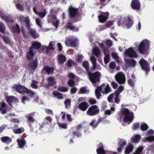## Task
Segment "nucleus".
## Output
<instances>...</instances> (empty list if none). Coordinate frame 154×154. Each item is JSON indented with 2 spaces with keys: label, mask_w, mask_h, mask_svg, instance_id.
<instances>
[{
  "label": "nucleus",
  "mask_w": 154,
  "mask_h": 154,
  "mask_svg": "<svg viewBox=\"0 0 154 154\" xmlns=\"http://www.w3.org/2000/svg\"><path fill=\"white\" fill-rule=\"evenodd\" d=\"M87 74L90 81L92 83H96L100 81V73L98 71H96L94 73H91L88 71Z\"/></svg>",
  "instance_id": "obj_2"
},
{
  "label": "nucleus",
  "mask_w": 154,
  "mask_h": 154,
  "mask_svg": "<svg viewBox=\"0 0 154 154\" xmlns=\"http://www.w3.org/2000/svg\"><path fill=\"white\" fill-rule=\"evenodd\" d=\"M53 42L52 41H51L49 44V45L48 47H44L43 48V49H45V48H46V49L47 50H54V48L53 47Z\"/></svg>",
  "instance_id": "obj_42"
},
{
  "label": "nucleus",
  "mask_w": 154,
  "mask_h": 154,
  "mask_svg": "<svg viewBox=\"0 0 154 154\" xmlns=\"http://www.w3.org/2000/svg\"><path fill=\"white\" fill-rule=\"evenodd\" d=\"M150 45V44L147 40L142 41L138 48L139 52L141 54H144L146 50H147Z\"/></svg>",
  "instance_id": "obj_4"
},
{
  "label": "nucleus",
  "mask_w": 154,
  "mask_h": 154,
  "mask_svg": "<svg viewBox=\"0 0 154 154\" xmlns=\"http://www.w3.org/2000/svg\"><path fill=\"white\" fill-rule=\"evenodd\" d=\"M41 47V44L38 42H33L31 46L29 48H31V49L34 50L36 49L38 50Z\"/></svg>",
  "instance_id": "obj_30"
},
{
  "label": "nucleus",
  "mask_w": 154,
  "mask_h": 154,
  "mask_svg": "<svg viewBox=\"0 0 154 154\" xmlns=\"http://www.w3.org/2000/svg\"><path fill=\"white\" fill-rule=\"evenodd\" d=\"M29 51L26 53V57L29 61H30L33 58L36 53V51L34 50L31 49V48H29Z\"/></svg>",
  "instance_id": "obj_17"
},
{
  "label": "nucleus",
  "mask_w": 154,
  "mask_h": 154,
  "mask_svg": "<svg viewBox=\"0 0 154 154\" xmlns=\"http://www.w3.org/2000/svg\"><path fill=\"white\" fill-rule=\"evenodd\" d=\"M88 102L91 105H93L97 103L96 100L93 98H90L88 100Z\"/></svg>",
  "instance_id": "obj_53"
},
{
  "label": "nucleus",
  "mask_w": 154,
  "mask_h": 154,
  "mask_svg": "<svg viewBox=\"0 0 154 154\" xmlns=\"http://www.w3.org/2000/svg\"><path fill=\"white\" fill-rule=\"evenodd\" d=\"M25 131L24 128L21 127L17 129H13V132L14 133L19 134L22 133L23 132Z\"/></svg>",
  "instance_id": "obj_37"
},
{
  "label": "nucleus",
  "mask_w": 154,
  "mask_h": 154,
  "mask_svg": "<svg viewBox=\"0 0 154 154\" xmlns=\"http://www.w3.org/2000/svg\"><path fill=\"white\" fill-rule=\"evenodd\" d=\"M125 62L129 66L134 67L137 63V62L134 60L132 59H127Z\"/></svg>",
  "instance_id": "obj_29"
},
{
  "label": "nucleus",
  "mask_w": 154,
  "mask_h": 154,
  "mask_svg": "<svg viewBox=\"0 0 154 154\" xmlns=\"http://www.w3.org/2000/svg\"><path fill=\"white\" fill-rule=\"evenodd\" d=\"M17 9L20 11H23L24 10V7L20 4H16Z\"/></svg>",
  "instance_id": "obj_47"
},
{
  "label": "nucleus",
  "mask_w": 154,
  "mask_h": 154,
  "mask_svg": "<svg viewBox=\"0 0 154 154\" xmlns=\"http://www.w3.org/2000/svg\"><path fill=\"white\" fill-rule=\"evenodd\" d=\"M47 81L48 82V84L46 86L48 88L49 86H53L56 83L54 77H49L48 78Z\"/></svg>",
  "instance_id": "obj_23"
},
{
  "label": "nucleus",
  "mask_w": 154,
  "mask_h": 154,
  "mask_svg": "<svg viewBox=\"0 0 154 154\" xmlns=\"http://www.w3.org/2000/svg\"><path fill=\"white\" fill-rule=\"evenodd\" d=\"M115 101L116 103L119 104L120 101V100L119 98L120 95L118 94H115Z\"/></svg>",
  "instance_id": "obj_57"
},
{
  "label": "nucleus",
  "mask_w": 154,
  "mask_h": 154,
  "mask_svg": "<svg viewBox=\"0 0 154 154\" xmlns=\"http://www.w3.org/2000/svg\"><path fill=\"white\" fill-rule=\"evenodd\" d=\"M17 141L18 143L19 148H23L26 143V140L23 137L20 139H17Z\"/></svg>",
  "instance_id": "obj_24"
},
{
  "label": "nucleus",
  "mask_w": 154,
  "mask_h": 154,
  "mask_svg": "<svg viewBox=\"0 0 154 154\" xmlns=\"http://www.w3.org/2000/svg\"><path fill=\"white\" fill-rule=\"evenodd\" d=\"M105 84L103 83L100 86L97 87L96 89L95 90V94L97 98L99 99L101 96V92L102 93V89L103 87H105Z\"/></svg>",
  "instance_id": "obj_16"
},
{
  "label": "nucleus",
  "mask_w": 154,
  "mask_h": 154,
  "mask_svg": "<svg viewBox=\"0 0 154 154\" xmlns=\"http://www.w3.org/2000/svg\"><path fill=\"white\" fill-rule=\"evenodd\" d=\"M124 89V87L122 85L119 86L117 90L114 92V93L111 94L108 97L107 100L109 102H112L115 94L120 95V94L123 91Z\"/></svg>",
  "instance_id": "obj_7"
},
{
  "label": "nucleus",
  "mask_w": 154,
  "mask_h": 154,
  "mask_svg": "<svg viewBox=\"0 0 154 154\" xmlns=\"http://www.w3.org/2000/svg\"><path fill=\"white\" fill-rule=\"evenodd\" d=\"M57 124L59 127H61L63 128L66 129L67 128V126L68 125L66 123H58Z\"/></svg>",
  "instance_id": "obj_56"
},
{
  "label": "nucleus",
  "mask_w": 154,
  "mask_h": 154,
  "mask_svg": "<svg viewBox=\"0 0 154 154\" xmlns=\"http://www.w3.org/2000/svg\"><path fill=\"white\" fill-rule=\"evenodd\" d=\"M15 31L18 34L20 33V32L19 26L17 24L16 25V28Z\"/></svg>",
  "instance_id": "obj_64"
},
{
  "label": "nucleus",
  "mask_w": 154,
  "mask_h": 154,
  "mask_svg": "<svg viewBox=\"0 0 154 154\" xmlns=\"http://www.w3.org/2000/svg\"><path fill=\"white\" fill-rule=\"evenodd\" d=\"M37 14L41 18L44 17L46 15V10L45 9L44 10V11L42 12H37Z\"/></svg>",
  "instance_id": "obj_52"
},
{
  "label": "nucleus",
  "mask_w": 154,
  "mask_h": 154,
  "mask_svg": "<svg viewBox=\"0 0 154 154\" xmlns=\"http://www.w3.org/2000/svg\"><path fill=\"white\" fill-rule=\"evenodd\" d=\"M77 40L76 38H68L65 42L67 46L71 47H74L76 46Z\"/></svg>",
  "instance_id": "obj_12"
},
{
  "label": "nucleus",
  "mask_w": 154,
  "mask_h": 154,
  "mask_svg": "<svg viewBox=\"0 0 154 154\" xmlns=\"http://www.w3.org/2000/svg\"><path fill=\"white\" fill-rule=\"evenodd\" d=\"M26 117L27 118L26 121L29 124L33 123L35 122V119L31 114H29L26 116Z\"/></svg>",
  "instance_id": "obj_35"
},
{
  "label": "nucleus",
  "mask_w": 154,
  "mask_h": 154,
  "mask_svg": "<svg viewBox=\"0 0 154 154\" xmlns=\"http://www.w3.org/2000/svg\"><path fill=\"white\" fill-rule=\"evenodd\" d=\"M3 39L4 42L6 44H8L10 42V40L9 38L6 36H3Z\"/></svg>",
  "instance_id": "obj_61"
},
{
  "label": "nucleus",
  "mask_w": 154,
  "mask_h": 154,
  "mask_svg": "<svg viewBox=\"0 0 154 154\" xmlns=\"http://www.w3.org/2000/svg\"><path fill=\"white\" fill-rule=\"evenodd\" d=\"M131 7L132 9L139 10L140 9V3L139 0H132Z\"/></svg>",
  "instance_id": "obj_14"
},
{
  "label": "nucleus",
  "mask_w": 154,
  "mask_h": 154,
  "mask_svg": "<svg viewBox=\"0 0 154 154\" xmlns=\"http://www.w3.org/2000/svg\"><path fill=\"white\" fill-rule=\"evenodd\" d=\"M68 85L71 87H73L75 85V82L72 79H70L67 83Z\"/></svg>",
  "instance_id": "obj_54"
},
{
  "label": "nucleus",
  "mask_w": 154,
  "mask_h": 154,
  "mask_svg": "<svg viewBox=\"0 0 154 154\" xmlns=\"http://www.w3.org/2000/svg\"><path fill=\"white\" fill-rule=\"evenodd\" d=\"M116 81L120 84H124L125 81V75L122 72L117 73L115 76Z\"/></svg>",
  "instance_id": "obj_8"
},
{
  "label": "nucleus",
  "mask_w": 154,
  "mask_h": 154,
  "mask_svg": "<svg viewBox=\"0 0 154 154\" xmlns=\"http://www.w3.org/2000/svg\"><path fill=\"white\" fill-rule=\"evenodd\" d=\"M89 125L93 128H96L98 125L97 122H96V120H93L89 124Z\"/></svg>",
  "instance_id": "obj_41"
},
{
  "label": "nucleus",
  "mask_w": 154,
  "mask_h": 154,
  "mask_svg": "<svg viewBox=\"0 0 154 154\" xmlns=\"http://www.w3.org/2000/svg\"><path fill=\"white\" fill-rule=\"evenodd\" d=\"M71 100L69 99H66L64 101L65 107L66 108H69L71 105Z\"/></svg>",
  "instance_id": "obj_49"
},
{
  "label": "nucleus",
  "mask_w": 154,
  "mask_h": 154,
  "mask_svg": "<svg viewBox=\"0 0 154 154\" xmlns=\"http://www.w3.org/2000/svg\"><path fill=\"white\" fill-rule=\"evenodd\" d=\"M0 112L1 113L4 114L6 113L7 112V105L5 102L0 103Z\"/></svg>",
  "instance_id": "obj_26"
},
{
  "label": "nucleus",
  "mask_w": 154,
  "mask_h": 154,
  "mask_svg": "<svg viewBox=\"0 0 154 154\" xmlns=\"http://www.w3.org/2000/svg\"><path fill=\"white\" fill-rule=\"evenodd\" d=\"M116 67V63L114 62H111L109 65V67L111 69H113L115 68Z\"/></svg>",
  "instance_id": "obj_55"
},
{
  "label": "nucleus",
  "mask_w": 154,
  "mask_h": 154,
  "mask_svg": "<svg viewBox=\"0 0 154 154\" xmlns=\"http://www.w3.org/2000/svg\"><path fill=\"white\" fill-rule=\"evenodd\" d=\"M125 20L126 23V26L127 28L129 29L131 28L134 23L133 20L131 18L130 16H128L125 18Z\"/></svg>",
  "instance_id": "obj_20"
},
{
  "label": "nucleus",
  "mask_w": 154,
  "mask_h": 154,
  "mask_svg": "<svg viewBox=\"0 0 154 154\" xmlns=\"http://www.w3.org/2000/svg\"><path fill=\"white\" fill-rule=\"evenodd\" d=\"M57 60L59 64H63L66 61V57L63 54H60L57 56Z\"/></svg>",
  "instance_id": "obj_25"
},
{
  "label": "nucleus",
  "mask_w": 154,
  "mask_h": 154,
  "mask_svg": "<svg viewBox=\"0 0 154 154\" xmlns=\"http://www.w3.org/2000/svg\"><path fill=\"white\" fill-rule=\"evenodd\" d=\"M13 88L15 89V91L20 94L23 93H28L29 92L28 89L24 86L21 85L20 84L13 86Z\"/></svg>",
  "instance_id": "obj_6"
},
{
  "label": "nucleus",
  "mask_w": 154,
  "mask_h": 154,
  "mask_svg": "<svg viewBox=\"0 0 154 154\" xmlns=\"http://www.w3.org/2000/svg\"><path fill=\"white\" fill-rule=\"evenodd\" d=\"M57 90L58 91L62 92H65L68 91V89L65 87L60 86L58 88Z\"/></svg>",
  "instance_id": "obj_44"
},
{
  "label": "nucleus",
  "mask_w": 154,
  "mask_h": 154,
  "mask_svg": "<svg viewBox=\"0 0 154 154\" xmlns=\"http://www.w3.org/2000/svg\"><path fill=\"white\" fill-rule=\"evenodd\" d=\"M98 146L99 148L96 150V152L97 154H105L106 151L104 149V146L101 143H100Z\"/></svg>",
  "instance_id": "obj_27"
},
{
  "label": "nucleus",
  "mask_w": 154,
  "mask_h": 154,
  "mask_svg": "<svg viewBox=\"0 0 154 154\" xmlns=\"http://www.w3.org/2000/svg\"><path fill=\"white\" fill-rule=\"evenodd\" d=\"M5 100L8 104L11 106H12L11 103L15 102L18 103L19 100L15 97L13 96H7L6 97Z\"/></svg>",
  "instance_id": "obj_13"
},
{
  "label": "nucleus",
  "mask_w": 154,
  "mask_h": 154,
  "mask_svg": "<svg viewBox=\"0 0 154 154\" xmlns=\"http://www.w3.org/2000/svg\"><path fill=\"white\" fill-rule=\"evenodd\" d=\"M68 10L69 16L71 18L76 16L79 13V9L78 8H75L72 6L69 7Z\"/></svg>",
  "instance_id": "obj_9"
},
{
  "label": "nucleus",
  "mask_w": 154,
  "mask_h": 154,
  "mask_svg": "<svg viewBox=\"0 0 154 154\" xmlns=\"http://www.w3.org/2000/svg\"><path fill=\"white\" fill-rule=\"evenodd\" d=\"M111 86L114 89H116L118 87V84L114 82H112L111 83Z\"/></svg>",
  "instance_id": "obj_63"
},
{
  "label": "nucleus",
  "mask_w": 154,
  "mask_h": 154,
  "mask_svg": "<svg viewBox=\"0 0 154 154\" xmlns=\"http://www.w3.org/2000/svg\"><path fill=\"white\" fill-rule=\"evenodd\" d=\"M46 113L48 114H50L52 116L54 115V113L52 110L50 109H45Z\"/></svg>",
  "instance_id": "obj_60"
},
{
  "label": "nucleus",
  "mask_w": 154,
  "mask_h": 154,
  "mask_svg": "<svg viewBox=\"0 0 154 154\" xmlns=\"http://www.w3.org/2000/svg\"><path fill=\"white\" fill-rule=\"evenodd\" d=\"M139 63L142 69L145 72L147 75L150 70V66L147 62L143 58H142L139 61Z\"/></svg>",
  "instance_id": "obj_3"
},
{
  "label": "nucleus",
  "mask_w": 154,
  "mask_h": 154,
  "mask_svg": "<svg viewBox=\"0 0 154 154\" xmlns=\"http://www.w3.org/2000/svg\"><path fill=\"white\" fill-rule=\"evenodd\" d=\"M1 140L2 142L6 143L7 144H9L12 141L11 139L7 136L2 137Z\"/></svg>",
  "instance_id": "obj_34"
},
{
  "label": "nucleus",
  "mask_w": 154,
  "mask_h": 154,
  "mask_svg": "<svg viewBox=\"0 0 154 154\" xmlns=\"http://www.w3.org/2000/svg\"><path fill=\"white\" fill-rule=\"evenodd\" d=\"M140 129L143 131H145L148 128V126L145 123H142L140 125Z\"/></svg>",
  "instance_id": "obj_43"
},
{
  "label": "nucleus",
  "mask_w": 154,
  "mask_h": 154,
  "mask_svg": "<svg viewBox=\"0 0 154 154\" xmlns=\"http://www.w3.org/2000/svg\"><path fill=\"white\" fill-rule=\"evenodd\" d=\"M109 16V13L108 12H101V13L98 17L99 21L101 23H103L107 20Z\"/></svg>",
  "instance_id": "obj_11"
},
{
  "label": "nucleus",
  "mask_w": 154,
  "mask_h": 154,
  "mask_svg": "<svg viewBox=\"0 0 154 154\" xmlns=\"http://www.w3.org/2000/svg\"><path fill=\"white\" fill-rule=\"evenodd\" d=\"M124 53L125 56H128L130 57H137L138 56L137 54L132 47H130L126 50Z\"/></svg>",
  "instance_id": "obj_10"
},
{
  "label": "nucleus",
  "mask_w": 154,
  "mask_h": 154,
  "mask_svg": "<svg viewBox=\"0 0 154 154\" xmlns=\"http://www.w3.org/2000/svg\"><path fill=\"white\" fill-rule=\"evenodd\" d=\"M5 30V26L3 23L0 22V32L4 33Z\"/></svg>",
  "instance_id": "obj_51"
},
{
  "label": "nucleus",
  "mask_w": 154,
  "mask_h": 154,
  "mask_svg": "<svg viewBox=\"0 0 154 154\" xmlns=\"http://www.w3.org/2000/svg\"><path fill=\"white\" fill-rule=\"evenodd\" d=\"M93 52L94 54L97 57L99 56L100 54V51L97 48H95L93 49Z\"/></svg>",
  "instance_id": "obj_45"
},
{
  "label": "nucleus",
  "mask_w": 154,
  "mask_h": 154,
  "mask_svg": "<svg viewBox=\"0 0 154 154\" xmlns=\"http://www.w3.org/2000/svg\"><path fill=\"white\" fill-rule=\"evenodd\" d=\"M140 127V124L138 123H134L132 127V128L134 130H137Z\"/></svg>",
  "instance_id": "obj_59"
},
{
  "label": "nucleus",
  "mask_w": 154,
  "mask_h": 154,
  "mask_svg": "<svg viewBox=\"0 0 154 154\" xmlns=\"http://www.w3.org/2000/svg\"><path fill=\"white\" fill-rule=\"evenodd\" d=\"M134 148L133 145L131 143H129L125 148V154H129L133 151Z\"/></svg>",
  "instance_id": "obj_28"
},
{
  "label": "nucleus",
  "mask_w": 154,
  "mask_h": 154,
  "mask_svg": "<svg viewBox=\"0 0 154 154\" xmlns=\"http://www.w3.org/2000/svg\"><path fill=\"white\" fill-rule=\"evenodd\" d=\"M126 144V142L125 141H123L120 145H119L118 148L117 149L118 152L119 153H121L123 148Z\"/></svg>",
  "instance_id": "obj_39"
},
{
  "label": "nucleus",
  "mask_w": 154,
  "mask_h": 154,
  "mask_svg": "<svg viewBox=\"0 0 154 154\" xmlns=\"http://www.w3.org/2000/svg\"><path fill=\"white\" fill-rule=\"evenodd\" d=\"M72 134L74 136H76L79 137H81L82 135L81 133L78 130L73 132Z\"/></svg>",
  "instance_id": "obj_50"
},
{
  "label": "nucleus",
  "mask_w": 154,
  "mask_h": 154,
  "mask_svg": "<svg viewBox=\"0 0 154 154\" xmlns=\"http://www.w3.org/2000/svg\"><path fill=\"white\" fill-rule=\"evenodd\" d=\"M135 82L136 79H129L128 80V83L129 86L132 88H134V86Z\"/></svg>",
  "instance_id": "obj_38"
},
{
  "label": "nucleus",
  "mask_w": 154,
  "mask_h": 154,
  "mask_svg": "<svg viewBox=\"0 0 154 154\" xmlns=\"http://www.w3.org/2000/svg\"><path fill=\"white\" fill-rule=\"evenodd\" d=\"M111 89L109 85L107 84L106 86H105V87H103L102 93L103 94H106L111 92Z\"/></svg>",
  "instance_id": "obj_31"
},
{
  "label": "nucleus",
  "mask_w": 154,
  "mask_h": 154,
  "mask_svg": "<svg viewBox=\"0 0 154 154\" xmlns=\"http://www.w3.org/2000/svg\"><path fill=\"white\" fill-rule=\"evenodd\" d=\"M38 66V60L36 58L28 63V66L31 70L35 71Z\"/></svg>",
  "instance_id": "obj_15"
},
{
  "label": "nucleus",
  "mask_w": 154,
  "mask_h": 154,
  "mask_svg": "<svg viewBox=\"0 0 154 154\" xmlns=\"http://www.w3.org/2000/svg\"><path fill=\"white\" fill-rule=\"evenodd\" d=\"M104 54L105 55L104 57V62L105 64L108 63L109 62L110 59V55L109 54H106V53L104 52Z\"/></svg>",
  "instance_id": "obj_46"
},
{
  "label": "nucleus",
  "mask_w": 154,
  "mask_h": 154,
  "mask_svg": "<svg viewBox=\"0 0 154 154\" xmlns=\"http://www.w3.org/2000/svg\"><path fill=\"white\" fill-rule=\"evenodd\" d=\"M19 20L21 23H25L26 26L27 28L30 27V20L28 17H25L24 16H20L19 17Z\"/></svg>",
  "instance_id": "obj_18"
},
{
  "label": "nucleus",
  "mask_w": 154,
  "mask_h": 154,
  "mask_svg": "<svg viewBox=\"0 0 154 154\" xmlns=\"http://www.w3.org/2000/svg\"><path fill=\"white\" fill-rule=\"evenodd\" d=\"M38 82L37 81L33 80L32 81V83L31 84V87L33 88L37 89L38 88V86L35 83Z\"/></svg>",
  "instance_id": "obj_58"
},
{
  "label": "nucleus",
  "mask_w": 154,
  "mask_h": 154,
  "mask_svg": "<svg viewBox=\"0 0 154 154\" xmlns=\"http://www.w3.org/2000/svg\"><path fill=\"white\" fill-rule=\"evenodd\" d=\"M122 114L125 116L123 121L125 122L131 123L134 119V114L133 112H130L127 108H124L122 111Z\"/></svg>",
  "instance_id": "obj_1"
},
{
  "label": "nucleus",
  "mask_w": 154,
  "mask_h": 154,
  "mask_svg": "<svg viewBox=\"0 0 154 154\" xmlns=\"http://www.w3.org/2000/svg\"><path fill=\"white\" fill-rule=\"evenodd\" d=\"M73 22L69 21L66 25V27L67 29H69L70 30L73 31L75 32H77L79 30V28L75 26L72 25Z\"/></svg>",
  "instance_id": "obj_19"
},
{
  "label": "nucleus",
  "mask_w": 154,
  "mask_h": 154,
  "mask_svg": "<svg viewBox=\"0 0 154 154\" xmlns=\"http://www.w3.org/2000/svg\"><path fill=\"white\" fill-rule=\"evenodd\" d=\"M88 107L89 105L86 102H83L81 103L78 106L79 108L83 111L86 110Z\"/></svg>",
  "instance_id": "obj_22"
},
{
  "label": "nucleus",
  "mask_w": 154,
  "mask_h": 154,
  "mask_svg": "<svg viewBox=\"0 0 154 154\" xmlns=\"http://www.w3.org/2000/svg\"><path fill=\"white\" fill-rule=\"evenodd\" d=\"M66 64L69 68L71 67L72 66V65L74 66H76L77 65V64L76 63L73 61L71 59H69L67 61L66 63Z\"/></svg>",
  "instance_id": "obj_33"
},
{
  "label": "nucleus",
  "mask_w": 154,
  "mask_h": 154,
  "mask_svg": "<svg viewBox=\"0 0 154 154\" xmlns=\"http://www.w3.org/2000/svg\"><path fill=\"white\" fill-rule=\"evenodd\" d=\"M30 100V99L26 96H24L22 98V102L25 104V101H29Z\"/></svg>",
  "instance_id": "obj_62"
},
{
  "label": "nucleus",
  "mask_w": 154,
  "mask_h": 154,
  "mask_svg": "<svg viewBox=\"0 0 154 154\" xmlns=\"http://www.w3.org/2000/svg\"><path fill=\"white\" fill-rule=\"evenodd\" d=\"M100 112V109L96 105H93L91 106L87 110V114L91 116H94L98 114Z\"/></svg>",
  "instance_id": "obj_5"
},
{
  "label": "nucleus",
  "mask_w": 154,
  "mask_h": 154,
  "mask_svg": "<svg viewBox=\"0 0 154 154\" xmlns=\"http://www.w3.org/2000/svg\"><path fill=\"white\" fill-rule=\"evenodd\" d=\"M140 138L141 137L140 135L137 134L135 136L131 138V141L132 143H137L139 142Z\"/></svg>",
  "instance_id": "obj_36"
},
{
  "label": "nucleus",
  "mask_w": 154,
  "mask_h": 154,
  "mask_svg": "<svg viewBox=\"0 0 154 154\" xmlns=\"http://www.w3.org/2000/svg\"><path fill=\"white\" fill-rule=\"evenodd\" d=\"M82 66L86 70L87 72L89 69V63L88 61H85L82 63Z\"/></svg>",
  "instance_id": "obj_48"
},
{
  "label": "nucleus",
  "mask_w": 154,
  "mask_h": 154,
  "mask_svg": "<svg viewBox=\"0 0 154 154\" xmlns=\"http://www.w3.org/2000/svg\"><path fill=\"white\" fill-rule=\"evenodd\" d=\"M53 94L55 97L58 99H62L63 98V94L57 91L54 92Z\"/></svg>",
  "instance_id": "obj_40"
},
{
  "label": "nucleus",
  "mask_w": 154,
  "mask_h": 154,
  "mask_svg": "<svg viewBox=\"0 0 154 154\" xmlns=\"http://www.w3.org/2000/svg\"><path fill=\"white\" fill-rule=\"evenodd\" d=\"M54 67H50L48 66H45L42 69L41 72L44 73V71L46 72L48 75L52 74L54 71Z\"/></svg>",
  "instance_id": "obj_21"
},
{
  "label": "nucleus",
  "mask_w": 154,
  "mask_h": 154,
  "mask_svg": "<svg viewBox=\"0 0 154 154\" xmlns=\"http://www.w3.org/2000/svg\"><path fill=\"white\" fill-rule=\"evenodd\" d=\"M27 29L33 38L35 39L39 37V35L36 33L35 30L32 29H30V27Z\"/></svg>",
  "instance_id": "obj_32"
}]
</instances>
